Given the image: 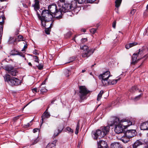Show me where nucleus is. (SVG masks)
<instances>
[{"label":"nucleus","mask_w":148,"mask_h":148,"mask_svg":"<svg viewBox=\"0 0 148 148\" xmlns=\"http://www.w3.org/2000/svg\"><path fill=\"white\" fill-rule=\"evenodd\" d=\"M57 140H55L52 143H49L47 145L46 148H55Z\"/></svg>","instance_id":"nucleus-21"},{"label":"nucleus","mask_w":148,"mask_h":148,"mask_svg":"<svg viewBox=\"0 0 148 148\" xmlns=\"http://www.w3.org/2000/svg\"><path fill=\"white\" fill-rule=\"evenodd\" d=\"M122 0H116L115 1V6L116 8L119 7L122 2Z\"/></svg>","instance_id":"nucleus-32"},{"label":"nucleus","mask_w":148,"mask_h":148,"mask_svg":"<svg viewBox=\"0 0 148 148\" xmlns=\"http://www.w3.org/2000/svg\"><path fill=\"white\" fill-rule=\"evenodd\" d=\"M49 108V107H48L47 108L43 113L41 116L42 122L41 124V125L43 123V122H45V121L46 120V119L49 118L50 116V114L47 111Z\"/></svg>","instance_id":"nucleus-7"},{"label":"nucleus","mask_w":148,"mask_h":148,"mask_svg":"<svg viewBox=\"0 0 148 148\" xmlns=\"http://www.w3.org/2000/svg\"><path fill=\"white\" fill-rule=\"evenodd\" d=\"M136 142H137V144H138V145L139 146L140 145H141L142 144V143L141 141H140L139 140H137L136 141Z\"/></svg>","instance_id":"nucleus-58"},{"label":"nucleus","mask_w":148,"mask_h":148,"mask_svg":"<svg viewBox=\"0 0 148 148\" xmlns=\"http://www.w3.org/2000/svg\"><path fill=\"white\" fill-rule=\"evenodd\" d=\"M124 124H120L115 126L114 131L117 134L121 133L124 130L123 125V126Z\"/></svg>","instance_id":"nucleus-8"},{"label":"nucleus","mask_w":148,"mask_h":148,"mask_svg":"<svg viewBox=\"0 0 148 148\" xmlns=\"http://www.w3.org/2000/svg\"><path fill=\"white\" fill-rule=\"evenodd\" d=\"M109 130L110 127L109 126L101 127L100 130H97L95 132L94 139L97 140L98 138H100L103 137L105 135L108 134Z\"/></svg>","instance_id":"nucleus-1"},{"label":"nucleus","mask_w":148,"mask_h":148,"mask_svg":"<svg viewBox=\"0 0 148 148\" xmlns=\"http://www.w3.org/2000/svg\"><path fill=\"white\" fill-rule=\"evenodd\" d=\"M34 4L33 5L34 9L35 11H37L40 8V1L37 0H34Z\"/></svg>","instance_id":"nucleus-19"},{"label":"nucleus","mask_w":148,"mask_h":148,"mask_svg":"<svg viewBox=\"0 0 148 148\" xmlns=\"http://www.w3.org/2000/svg\"><path fill=\"white\" fill-rule=\"evenodd\" d=\"M103 91L101 90L100 92L98 94L97 98V100L98 101H99L102 95L103 94Z\"/></svg>","instance_id":"nucleus-34"},{"label":"nucleus","mask_w":148,"mask_h":148,"mask_svg":"<svg viewBox=\"0 0 148 148\" xmlns=\"http://www.w3.org/2000/svg\"><path fill=\"white\" fill-rule=\"evenodd\" d=\"M75 58L76 57L75 56H73L70 58L69 59V60L70 61L68 63H70L74 61L75 60Z\"/></svg>","instance_id":"nucleus-46"},{"label":"nucleus","mask_w":148,"mask_h":148,"mask_svg":"<svg viewBox=\"0 0 148 148\" xmlns=\"http://www.w3.org/2000/svg\"><path fill=\"white\" fill-rule=\"evenodd\" d=\"M120 79V78L116 79H113L109 80V85H114L117 82L118 80Z\"/></svg>","instance_id":"nucleus-30"},{"label":"nucleus","mask_w":148,"mask_h":148,"mask_svg":"<svg viewBox=\"0 0 148 148\" xmlns=\"http://www.w3.org/2000/svg\"><path fill=\"white\" fill-rule=\"evenodd\" d=\"M9 73L12 76H16L18 73V72L17 70L13 68L10 72H9Z\"/></svg>","instance_id":"nucleus-26"},{"label":"nucleus","mask_w":148,"mask_h":148,"mask_svg":"<svg viewBox=\"0 0 148 148\" xmlns=\"http://www.w3.org/2000/svg\"><path fill=\"white\" fill-rule=\"evenodd\" d=\"M38 142V140L37 138H36L32 140L31 142L32 143L31 145H34L36 144Z\"/></svg>","instance_id":"nucleus-40"},{"label":"nucleus","mask_w":148,"mask_h":148,"mask_svg":"<svg viewBox=\"0 0 148 148\" xmlns=\"http://www.w3.org/2000/svg\"><path fill=\"white\" fill-rule=\"evenodd\" d=\"M14 68L13 67L7 65L6 66L4 67V69L8 72L9 73V72H10L11 70Z\"/></svg>","instance_id":"nucleus-28"},{"label":"nucleus","mask_w":148,"mask_h":148,"mask_svg":"<svg viewBox=\"0 0 148 148\" xmlns=\"http://www.w3.org/2000/svg\"><path fill=\"white\" fill-rule=\"evenodd\" d=\"M5 81L12 86H17L21 85V82L18 79L14 77H11L8 74H6L4 77Z\"/></svg>","instance_id":"nucleus-3"},{"label":"nucleus","mask_w":148,"mask_h":148,"mask_svg":"<svg viewBox=\"0 0 148 148\" xmlns=\"http://www.w3.org/2000/svg\"><path fill=\"white\" fill-rule=\"evenodd\" d=\"M77 2L75 1H72L71 4H69L71 5V9L73 10L76 8L77 7Z\"/></svg>","instance_id":"nucleus-25"},{"label":"nucleus","mask_w":148,"mask_h":148,"mask_svg":"<svg viewBox=\"0 0 148 148\" xmlns=\"http://www.w3.org/2000/svg\"><path fill=\"white\" fill-rule=\"evenodd\" d=\"M32 92L34 93H36L37 92H39L40 90L39 88H34L32 89Z\"/></svg>","instance_id":"nucleus-38"},{"label":"nucleus","mask_w":148,"mask_h":148,"mask_svg":"<svg viewBox=\"0 0 148 148\" xmlns=\"http://www.w3.org/2000/svg\"><path fill=\"white\" fill-rule=\"evenodd\" d=\"M103 86H107L109 85V79H100Z\"/></svg>","instance_id":"nucleus-24"},{"label":"nucleus","mask_w":148,"mask_h":148,"mask_svg":"<svg viewBox=\"0 0 148 148\" xmlns=\"http://www.w3.org/2000/svg\"><path fill=\"white\" fill-rule=\"evenodd\" d=\"M98 148H108V146L107 143L103 140H100L97 142Z\"/></svg>","instance_id":"nucleus-12"},{"label":"nucleus","mask_w":148,"mask_h":148,"mask_svg":"<svg viewBox=\"0 0 148 148\" xmlns=\"http://www.w3.org/2000/svg\"><path fill=\"white\" fill-rule=\"evenodd\" d=\"M37 14L38 18L44 19L45 21H50L52 19L53 17V15L49 10H44L42 11L41 16L38 11H37Z\"/></svg>","instance_id":"nucleus-4"},{"label":"nucleus","mask_w":148,"mask_h":148,"mask_svg":"<svg viewBox=\"0 0 148 148\" xmlns=\"http://www.w3.org/2000/svg\"><path fill=\"white\" fill-rule=\"evenodd\" d=\"M142 53V50L140 51V49H139V51L138 53H134L132 58V61L131 62V64L134 65L137 63L138 61V60H137V57L139 54H141Z\"/></svg>","instance_id":"nucleus-5"},{"label":"nucleus","mask_w":148,"mask_h":148,"mask_svg":"<svg viewBox=\"0 0 148 148\" xmlns=\"http://www.w3.org/2000/svg\"><path fill=\"white\" fill-rule=\"evenodd\" d=\"M27 44H25L24 47L21 50V51H23L25 50V49L27 48Z\"/></svg>","instance_id":"nucleus-55"},{"label":"nucleus","mask_w":148,"mask_h":148,"mask_svg":"<svg viewBox=\"0 0 148 148\" xmlns=\"http://www.w3.org/2000/svg\"><path fill=\"white\" fill-rule=\"evenodd\" d=\"M64 127L62 125H59L58 127V133H55L53 136V138H54L56 136H58L59 134L61 133Z\"/></svg>","instance_id":"nucleus-17"},{"label":"nucleus","mask_w":148,"mask_h":148,"mask_svg":"<svg viewBox=\"0 0 148 148\" xmlns=\"http://www.w3.org/2000/svg\"><path fill=\"white\" fill-rule=\"evenodd\" d=\"M79 120L77 125L75 134H77L79 132Z\"/></svg>","instance_id":"nucleus-35"},{"label":"nucleus","mask_w":148,"mask_h":148,"mask_svg":"<svg viewBox=\"0 0 148 148\" xmlns=\"http://www.w3.org/2000/svg\"><path fill=\"white\" fill-rule=\"evenodd\" d=\"M5 18L3 14V13L0 12V27L3 28Z\"/></svg>","instance_id":"nucleus-15"},{"label":"nucleus","mask_w":148,"mask_h":148,"mask_svg":"<svg viewBox=\"0 0 148 148\" xmlns=\"http://www.w3.org/2000/svg\"><path fill=\"white\" fill-rule=\"evenodd\" d=\"M40 130L38 128H36L33 130V132L35 133L37 132L38 131H39Z\"/></svg>","instance_id":"nucleus-56"},{"label":"nucleus","mask_w":148,"mask_h":148,"mask_svg":"<svg viewBox=\"0 0 148 148\" xmlns=\"http://www.w3.org/2000/svg\"><path fill=\"white\" fill-rule=\"evenodd\" d=\"M131 47V46H130V44L126 45H125V48L127 49H129V48Z\"/></svg>","instance_id":"nucleus-59"},{"label":"nucleus","mask_w":148,"mask_h":148,"mask_svg":"<svg viewBox=\"0 0 148 148\" xmlns=\"http://www.w3.org/2000/svg\"><path fill=\"white\" fill-rule=\"evenodd\" d=\"M80 48L81 49L83 50L84 51H90L88 49V47L86 45H84L83 46H80Z\"/></svg>","instance_id":"nucleus-29"},{"label":"nucleus","mask_w":148,"mask_h":148,"mask_svg":"<svg viewBox=\"0 0 148 148\" xmlns=\"http://www.w3.org/2000/svg\"><path fill=\"white\" fill-rule=\"evenodd\" d=\"M68 12L67 15L71 16H74V14L71 11H69Z\"/></svg>","instance_id":"nucleus-50"},{"label":"nucleus","mask_w":148,"mask_h":148,"mask_svg":"<svg viewBox=\"0 0 148 148\" xmlns=\"http://www.w3.org/2000/svg\"><path fill=\"white\" fill-rule=\"evenodd\" d=\"M81 31L82 32H85L86 31V30L85 28H82L81 29Z\"/></svg>","instance_id":"nucleus-63"},{"label":"nucleus","mask_w":148,"mask_h":148,"mask_svg":"<svg viewBox=\"0 0 148 148\" xmlns=\"http://www.w3.org/2000/svg\"><path fill=\"white\" fill-rule=\"evenodd\" d=\"M136 131L135 130H128L124 134L126 135L130 138L133 137L136 135Z\"/></svg>","instance_id":"nucleus-11"},{"label":"nucleus","mask_w":148,"mask_h":148,"mask_svg":"<svg viewBox=\"0 0 148 148\" xmlns=\"http://www.w3.org/2000/svg\"><path fill=\"white\" fill-rule=\"evenodd\" d=\"M124 119L121 120L120 121L119 118L117 117H115L114 119L112 122L111 123H109V124L110 126L114 125L115 126L117 125L118 124H121V123H124Z\"/></svg>","instance_id":"nucleus-10"},{"label":"nucleus","mask_w":148,"mask_h":148,"mask_svg":"<svg viewBox=\"0 0 148 148\" xmlns=\"http://www.w3.org/2000/svg\"><path fill=\"white\" fill-rule=\"evenodd\" d=\"M91 91L87 89L85 86H79V101L82 102L86 99L87 95L90 94Z\"/></svg>","instance_id":"nucleus-2"},{"label":"nucleus","mask_w":148,"mask_h":148,"mask_svg":"<svg viewBox=\"0 0 148 148\" xmlns=\"http://www.w3.org/2000/svg\"><path fill=\"white\" fill-rule=\"evenodd\" d=\"M56 100V98H53L52 101H51V104H53L54 103V101Z\"/></svg>","instance_id":"nucleus-61"},{"label":"nucleus","mask_w":148,"mask_h":148,"mask_svg":"<svg viewBox=\"0 0 148 148\" xmlns=\"http://www.w3.org/2000/svg\"><path fill=\"white\" fill-rule=\"evenodd\" d=\"M41 93L43 94L47 91V90L45 87H42L40 90Z\"/></svg>","instance_id":"nucleus-43"},{"label":"nucleus","mask_w":148,"mask_h":148,"mask_svg":"<svg viewBox=\"0 0 148 148\" xmlns=\"http://www.w3.org/2000/svg\"><path fill=\"white\" fill-rule=\"evenodd\" d=\"M66 129L69 132H70L71 133H72L73 132V130L69 127H66Z\"/></svg>","instance_id":"nucleus-42"},{"label":"nucleus","mask_w":148,"mask_h":148,"mask_svg":"<svg viewBox=\"0 0 148 148\" xmlns=\"http://www.w3.org/2000/svg\"><path fill=\"white\" fill-rule=\"evenodd\" d=\"M137 90V86H134L132 87V88L130 89V90L131 92L132 93H134Z\"/></svg>","instance_id":"nucleus-37"},{"label":"nucleus","mask_w":148,"mask_h":148,"mask_svg":"<svg viewBox=\"0 0 148 148\" xmlns=\"http://www.w3.org/2000/svg\"><path fill=\"white\" fill-rule=\"evenodd\" d=\"M71 5L68 3H65L60 8V10L63 13L68 12L71 10Z\"/></svg>","instance_id":"nucleus-6"},{"label":"nucleus","mask_w":148,"mask_h":148,"mask_svg":"<svg viewBox=\"0 0 148 148\" xmlns=\"http://www.w3.org/2000/svg\"><path fill=\"white\" fill-rule=\"evenodd\" d=\"M124 123H125L124 124H125L123 125V127H124V129L132 125V122L130 120H126V119H125L124 120Z\"/></svg>","instance_id":"nucleus-22"},{"label":"nucleus","mask_w":148,"mask_h":148,"mask_svg":"<svg viewBox=\"0 0 148 148\" xmlns=\"http://www.w3.org/2000/svg\"><path fill=\"white\" fill-rule=\"evenodd\" d=\"M142 95L141 94H140L139 95H138L136 97L134 98V99H132L134 100V101H136L139 100L141 97L142 96Z\"/></svg>","instance_id":"nucleus-39"},{"label":"nucleus","mask_w":148,"mask_h":148,"mask_svg":"<svg viewBox=\"0 0 148 148\" xmlns=\"http://www.w3.org/2000/svg\"><path fill=\"white\" fill-rule=\"evenodd\" d=\"M16 39V41L19 42L21 41H24V38L23 36L21 35H19L17 38H15Z\"/></svg>","instance_id":"nucleus-31"},{"label":"nucleus","mask_w":148,"mask_h":148,"mask_svg":"<svg viewBox=\"0 0 148 148\" xmlns=\"http://www.w3.org/2000/svg\"><path fill=\"white\" fill-rule=\"evenodd\" d=\"M33 53L35 55H38V51L36 49L33 51Z\"/></svg>","instance_id":"nucleus-60"},{"label":"nucleus","mask_w":148,"mask_h":148,"mask_svg":"<svg viewBox=\"0 0 148 148\" xmlns=\"http://www.w3.org/2000/svg\"><path fill=\"white\" fill-rule=\"evenodd\" d=\"M136 12V10L134 9H133L131 10L130 13L132 14H134Z\"/></svg>","instance_id":"nucleus-53"},{"label":"nucleus","mask_w":148,"mask_h":148,"mask_svg":"<svg viewBox=\"0 0 148 148\" xmlns=\"http://www.w3.org/2000/svg\"><path fill=\"white\" fill-rule=\"evenodd\" d=\"M51 23L50 24V27H49V28H51L53 26V21L52 20L51 21Z\"/></svg>","instance_id":"nucleus-62"},{"label":"nucleus","mask_w":148,"mask_h":148,"mask_svg":"<svg viewBox=\"0 0 148 148\" xmlns=\"http://www.w3.org/2000/svg\"><path fill=\"white\" fill-rule=\"evenodd\" d=\"M37 68L40 70H41L43 68V65L42 64H40L37 66Z\"/></svg>","instance_id":"nucleus-41"},{"label":"nucleus","mask_w":148,"mask_h":148,"mask_svg":"<svg viewBox=\"0 0 148 148\" xmlns=\"http://www.w3.org/2000/svg\"><path fill=\"white\" fill-rule=\"evenodd\" d=\"M110 148H123L122 145L119 143L114 142L110 145Z\"/></svg>","instance_id":"nucleus-18"},{"label":"nucleus","mask_w":148,"mask_h":148,"mask_svg":"<svg viewBox=\"0 0 148 148\" xmlns=\"http://www.w3.org/2000/svg\"><path fill=\"white\" fill-rule=\"evenodd\" d=\"M130 46H131V47H132L136 45H137L138 43L137 42H133L132 43H129Z\"/></svg>","instance_id":"nucleus-49"},{"label":"nucleus","mask_w":148,"mask_h":148,"mask_svg":"<svg viewBox=\"0 0 148 148\" xmlns=\"http://www.w3.org/2000/svg\"><path fill=\"white\" fill-rule=\"evenodd\" d=\"M100 24L99 23H97L96 24H95L94 25H93V27H96V28H93V34L95 33L98 27L99 26Z\"/></svg>","instance_id":"nucleus-36"},{"label":"nucleus","mask_w":148,"mask_h":148,"mask_svg":"<svg viewBox=\"0 0 148 148\" xmlns=\"http://www.w3.org/2000/svg\"><path fill=\"white\" fill-rule=\"evenodd\" d=\"M146 51L147 53L145 55L143 56V58H148V48L147 49Z\"/></svg>","instance_id":"nucleus-48"},{"label":"nucleus","mask_w":148,"mask_h":148,"mask_svg":"<svg viewBox=\"0 0 148 148\" xmlns=\"http://www.w3.org/2000/svg\"><path fill=\"white\" fill-rule=\"evenodd\" d=\"M99 0H93V3H97L99 2Z\"/></svg>","instance_id":"nucleus-64"},{"label":"nucleus","mask_w":148,"mask_h":148,"mask_svg":"<svg viewBox=\"0 0 148 148\" xmlns=\"http://www.w3.org/2000/svg\"><path fill=\"white\" fill-rule=\"evenodd\" d=\"M45 28V33L47 34H50V31L49 30V28L48 27L47 28H46V27Z\"/></svg>","instance_id":"nucleus-45"},{"label":"nucleus","mask_w":148,"mask_h":148,"mask_svg":"<svg viewBox=\"0 0 148 148\" xmlns=\"http://www.w3.org/2000/svg\"><path fill=\"white\" fill-rule=\"evenodd\" d=\"M39 19L41 21V25H42L45 27H46L45 26H46V22H49L50 21H45L44 19H42V18H39Z\"/></svg>","instance_id":"nucleus-33"},{"label":"nucleus","mask_w":148,"mask_h":148,"mask_svg":"<svg viewBox=\"0 0 148 148\" xmlns=\"http://www.w3.org/2000/svg\"><path fill=\"white\" fill-rule=\"evenodd\" d=\"M87 41V39L86 38H82L81 40V42L82 43H84Z\"/></svg>","instance_id":"nucleus-51"},{"label":"nucleus","mask_w":148,"mask_h":148,"mask_svg":"<svg viewBox=\"0 0 148 148\" xmlns=\"http://www.w3.org/2000/svg\"><path fill=\"white\" fill-rule=\"evenodd\" d=\"M125 136H122L120 138H119V139L121 140L124 143H127L130 140V138L125 135Z\"/></svg>","instance_id":"nucleus-20"},{"label":"nucleus","mask_w":148,"mask_h":148,"mask_svg":"<svg viewBox=\"0 0 148 148\" xmlns=\"http://www.w3.org/2000/svg\"><path fill=\"white\" fill-rule=\"evenodd\" d=\"M140 127L141 130H148V121L142 123Z\"/></svg>","instance_id":"nucleus-16"},{"label":"nucleus","mask_w":148,"mask_h":148,"mask_svg":"<svg viewBox=\"0 0 148 148\" xmlns=\"http://www.w3.org/2000/svg\"><path fill=\"white\" fill-rule=\"evenodd\" d=\"M19 116H15L14 117V118L13 119V120L14 121H16V120H17V119H18L19 118Z\"/></svg>","instance_id":"nucleus-57"},{"label":"nucleus","mask_w":148,"mask_h":148,"mask_svg":"<svg viewBox=\"0 0 148 148\" xmlns=\"http://www.w3.org/2000/svg\"><path fill=\"white\" fill-rule=\"evenodd\" d=\"M66 77H68L71 74V72L68 70L66 71Z\"/></svg>","instance_id":"nucleus-47"},{"label":"nucleus","mask_w":148,"mask_h":148,"mask_svg":"<svg viewBox=\"0 0 148 148\" xmlns=\"http://www.w3.org/2000/svg\"><path fill=\"white\" fill-rule=\"evenodd\" d=\"M34 58V61L38 63L39 62V60L38 57L36 56H33Z\"/></svg>","instance_id":"nucleus-44"},{"label":"nucleus","mask_w":148,"mask_h":148,"mask_svg":"<svg viewBox=\"0 0 148 148\" xmlns=\"http://www.w3.org/2000/svg\"><path fill=\"white\" fill-rule=\"evenodd\" d=\"M55 18L58 19H60L62 18L63 13L59 9L57 10L53 14Z\"/></svg>","instance_id":"nucleus-14"},{"label":"nucleus","mask_w":148,"mask_h":148,"mask_svg":"<svg viewBox=\"0 0 148 148\" xmlns=\"http://www.w3.org/2000/svg\"><path fill=\"white\" fill-rule=\"evenodd\" d=\"M3 28L0 27V39L2 36L3 34Z\"/></svg>","instance_id":"nucleus-52"},{"label":"nucleus","mask_w":148,"mask_h":148,"mask_svg":"<svg viewBox=\"0 0 148 148\" xmlns=\"http://www.w3.org/2000/svg\"><path fill=\"white\" fill-rule=\"evenodd\" d=\"M16 39V38L12 37H10L8 41L9 44L15 45V43L17 44Z\"/></svg>","instance_id":"nucleus-23"},{"label":"nucleus","mask_w":148,"mask_h":148,"mask_svg":"<svg viewBox=\"0 0 148 148\" xmlns=\"http://www.w3.org/2000/svg\"><path fill=\"white\" fill-rule=\"evenodd\" d=\"M48 10L52 14L55 13L57 9V5L56 4L53 3L49 5L48 6Z\"/></svg>","instance_id":"nucleus-9"},{"label":"nucleus","mask_w":148,"mask_h":148,"mask_svg":"<svg viewBox=\"0 0 148 148\" xmlns=\"http://www.w3.org/2000/svg\"><path fill=\"white\" fill-rule=\"evenodd\" d=\"M90 51H85L83 52L82 53V56L83 57H88L91 54L90 53Z\"/></svg>","instance_id":"nucleus-27"},{"label":"nucleus","mask_w":148,"mask_h":148,"mask_svg":"<svg viewBox=\"0 0 148 148\" xmlns=\"http://www.w3.org/2000/svg\"><path fill=\"white\" fill-rule=\"evenodd\" d=\"M116 21H114L112 23V27L113 28H115L116 27Z\"/></svg>","instance_id":"nucleus-54"},{"label":"nucleus","mask_w":148,"mask_h":148,"mask_svg":"<svg viewBox=\"0 0 148 148\" xmlns=\"http://www.w3.org/2000/svg\"><path fill=\"white\" fill-rule=\"evenodd\" d=\"M110 73L109 71H107L102 74H100L99 77V79H108L110 76Z\"/></svg>","instance_id":"nucleus-13"}]
</instances>
